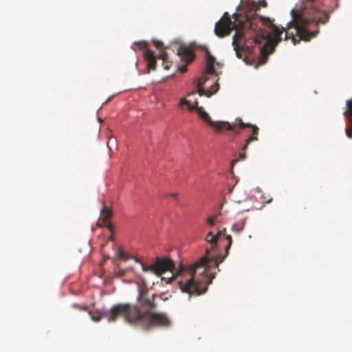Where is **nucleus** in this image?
I'll return each instance as SVG.
<instances>
[{
	"label": "nucleus",
	"mask_w": 352,
	"mask_h": 352,
	"mask_svg": "<svg viewBox=\"0 0 352 352\" xmlns=\"http://www.w3.org/2000/svg\"><path fill=\"white\" fill-rule=\"evenodd\" d=\"M138 45L140 49H145L144 58L147 62V73H149L151 70H155L156 67V58L154 56L153 52L151 50L147 49V43L144 41L136 42L134 43Z\"/></svg>",
	"instance_id": "nucleus-8"
},
{
	"label": "nucleus",
	"mask_w": 352,
	"mask_h": 352,
	"mask_svg": "<svg viewBox=\"0 0 352 352\" xmlns=\"http://www.w3.org/2000/svg\"><path fill=\"white\" fill-rule=\"evenodd\" d=\"M249 128L250 130L248 132L250 133V135L245 140V144L241 148L242 151L239 153V160H245L246 157V150L248 148V145L253 141L258 140V128L257 126L254 124H252L250 123H245L241 118L236 119V128L234 131L235 134H239V131L244 129Z\"/></svg>",
	"instance_id": "nucleus-4"
},
{
	"label": "nucleus",
	"mask_w": 352,
	"mask_h": 352,
	"mask_svg": "<svg viewBox=\"0 0 352 352\" xmlns=\"http://www.w3.org/2000/svg\"><path fill=\"white\" fill-rule=\"evenodd\" d=\"M158 58L162 59L163 60L162 65L164 66V69L168 70L170 67L169 64L166 62L167 59V54L165 51L161 52L158 55Z\"/></svg>",
	"instance_id": "nucleus-15"
},
{
	"label": "nucleus",
	"mask_w": 352,
	"mask_h": 352,
	"mask_svg": "<svg viewBox=\"0 0 352 352\" xmlns=\"http://www.w3.org/2000/svg\"><path fill=\"white\" fill-rule=\"evenodd\" d=\"M74 307H78V306L76 305H74Z\"/></svg>",
	"instance_id": "nucleus-25"
},
{
	"label": "nucleus",
	"mask_w": 352,
	"mask_h": 352,
	"mask_svg": "<svg viewBox=\"0 0 352 352\" xmlns=\"http://www.w3.org/2000/svg\"><path fill=\"white\" fill-rule=\"evenodd\" d=\"M216 219H217V216L208 217L207 219V223L210 226H213L215 224Z\"/></svg>",
	"instance_id": "nucleus-18"
},
{
	"label": "nucleus",
	"mask_w": 352,
	"mask_h": 352,
	"mask_svg": "<svg viewBox=\"0 0 352 352\" xmlns=\"http://www.w3.org/2000/svg\"><path fill=\"white\" fill-rule=\"evenodd\" d=\"M302 7L291 10L292 21L286 28H278L274 25L270 18L258 16L255 13L253 14H243L234 13L232 16V21L228 12H225L220 20L215 23L214 34L223 38L230 34L234 30L235 33L232 36V45L237 57H242V52L246 55H251L254 52V47L248 45L245 34L253 32L258 34L261 28L257 25V21H263L265 24H269L270 32L267 33V42L260 49L258 65L265 64L268 56L274 52L276 45L281 41L283 32L285 40L291 38L292 43L296 45L300 40L309 41L314 37L318 31L311 32L308 28L311 23L315 25L325 24L329 19L327 12L321 10L320 2L318 0H302Z\"/></svg>",
	"instance_id": "nucleus-1"
},
{
	"label": "nucleus",
	"mask_w": 352,
	"mask_h": 352,
	"mask_svg": "<svg viewBox=\"0 0 352 352\" xmlns=\"http://www.w3.org/2000/svg\"><path fill=\"white\" fill-rule=\"evenodd\" d=\"M198 100L196 98V91H192L187 94L186 98H182L179 101V106L187 105L189 111H193L198 105Z\"/></svg>",
	"instance_id": "nucleus-10"
},
{
	"label": "nucleus",
	"mask_w": 352,
	"mask_h": 352,
	"mask_svg": "<svg viewBox=\"0 0 352 352\" xmlns=\"http://www.w3.org/2000/svg\"><path fill=\"white\" fill-rule=\"evenodd\" d=\"M245 226V222L244 221H239L234 223L232 226V230L233 232H235L236 233L240 232Z\"/></svg>",
	"instance_id": "nucleus-16"
},
{
	"label": "nucleus",
	"mask_w": 352,
	"mask_h": 352,
	"mask_svg": "<svg viewBox=\"0 0 352 352\" xmlns=\"http://www.w3.org/2000/svg\"><path fill=\"white\" fill-rule=\"evenodd\" d=\"M207 78L206 76L195 79L197 83V90L195 91L196 94H198L200 96H205L209 98L218 91L219 84L217 81L214 85L211 87L212 90L206 91L204 88V84Z\"/></svg>",
	"instance_id": "nucleus-9"
},
{
	"label": "nucleus",
	"mask_w": 352,
	"mask_h": 352,
	"mask_svg": "<svg viewBox=\"0 0 352 352\" xmlns=\"http://www.w3.org/2000/svg\"><path fill=\"white\" fill-rule=\"evenodd\" d=\"M258 6L265 8L267 6V3L265 0H258Z\"/></svg>",
	"instance_id": "nucleus-20"
},
{
	"label": "nucleus",
	"mask_w": 352,
	"mask_h": 352,
	"mask_svg": "<svg viewBox=\"0 0 352 352\" xmlns=\"http://www.w3.org/2000/svg\"><path fill=\"white\" fill-rule=\"evenodd\" d=\"M89 315L94 322H99L102 318L110 322H115L118 317H122L125 322L145 330L157 327H168L170 320L164 313H153L151 311L141 312L139 307L129 303H118L109 311L106 309L90 311Z\"/></svg>",
	"instance_id": "nucleus-3"
},
{
	"label": "nucleus",
	"mask_w": 352,
	"mask_h": 352,
	"mask_svg": "<svg viewBox=\"0 0 352 352\" xmlns=\"http://www.w3.org/2000/svg\"><path fill=\"white\" fill-rule=\"evenodd\" d=\"M262 38H263V37H262V38H260V37H258V36H256V37H254V38L253 42H254V43H256V44H260V43H261V39H262Z\"/></svg>",
	"instance_id": "nucleus-21"
},
{
	"label": "nucleus",
	"mask_w": 352,
	"mask_h": 352,
	"mask_svg": "<svg viewBox=\"0 0 352 352\" xmlns=\"http://www.w3.org/2000/svg\"><path fill=\"white\" fill-rule=\"evenodd\" d=\"M167 197H173L174 199H177L178 197H179V195L177 193H175V192H173V193H170L167 195Z\"/></svg>",
	"instance_id": "nucleus-23"
},
{
	"label": "nucleus",
	"mask_w": 352,
	"mask_h": 352,
	"mask_svg": "<svg viewBox=\"0 0 352 352\" xmlns=\"http://www.w3.org/2000/svg\"><path fill=\"white\" fill-rule=\"evenodd\" d=\"M100 215L102 221L107 223L112 215L111 210L109 208L104 207L101 210Z\"/></svg>",
	"instance_id": "nucleus-14"
},
{
	"label": "nucleus",
	"mask_w": 352,
	"mask_h": 352,
	"mask_svg": "<svg viewBox=\"0 0 352 352\" xmlns=\"http://www.w3.org/2000/svg\"><path fill=\"white\" fill-rule=\"evenodd\" d=\"M226 229L219 231L217 234L209 232L206 240L211 243L210 250H206V256L201 257L189 267L181 266L179 273L182 278L178 283L182 292L189 295L199 296L206 292L208 286L212 283L216 272L209 277L208 271L212 267L217 268L226 256L232 244V236L226 234Z\"/></svg>",
	"instance_id": "nucleus-2"
},
{
	"label": "nucleus",
	"mask_w": 352,
	"mask_h": 352,
	"mask_svg": "<svg viewBox=\"0 0 352 352\" xmlns=\"http://www.w3.org/2000/svg\"><path fill=\"white\" fill-rule=\"evenodd\" d=\"M206 73L212 75H217L214 69V65L220 66V63L216 61L214 56L210 54L208 49H206Z\"/></svg>",
	"instance_id": "nucleus-11"
},
{
	"label": "nucleus",
	"mask_w": 352,
	"mask_h": 352,
	"mask_svg": "<svg viewBox=\"0 0 352 352\" xmlns=\"http://www.w3.org/2000/svg\"><path fill=\"white\" fill-rule=\"evenodd\" d=\"M177 55L179 56L181 60L186 63H190L194 59L192 52L186 47H180L177 50Z\"/></svg>",
	"instance_id": "nucleus-13"
},
{
	"label": "nucleus",
	"mask_w": 352,
	"mask_h": 352,
	"mask_svg": "<svg viewBox=\"0 0 352 352\" xmlns=\"http://www.w3.org/2000/svg\"><path fill=\"white\" fill-rule=\"evenodd\" d=\"M238 161V159H234L233 161H232V164L237 162Z\"/></svg>",
	"instance_id": "nucleus-24"
},
{
	"label": "nucleus",
	"mask_w": 352,
	"mask_h": 352,
	"mask_svg": "<svg viewBox=\"0 0 352 352\" xmlns=\"http://www.w3.org/2000/svg\"><path fill=\"white\" fill-rule=\"evenodd\" d=\"M179 70L182 72V73H184L187 71V67L186 65H182V66H180L179 67Z\"/></svg>",
	"instance_id": "nucleus-22"
},
{
	"label": "nucleus",
	"mask_w": 352,
	"mask_h": 352,
	"mask_svg": "<svg viewBox=\"0 0 352 352\" xmlns=\"http://www.w3.org/2000/svg\"><path fill=\"white\" fill-rule=\"evenodd\" d=\"M117 255H118V258L120 260H126V257L124 253L121 250H119L118 251Z\"/></svg>",
	"instance_id": "nucleus-19"
},
{
	"label": "nucleus",
	"mask_w": 352,
	"mask_h": 352,
	"mask_svg": "<svg viewBox=\"0 0 352 352\" xmlns=\"http://www.w3.org/2000/svg\"><path fill=\"white\" fill-rule=\"evenodd\" d=\"M155 298V294L148 296L146 289L139 287L137 301L140 303L141 307L148 308L150 310L155 309L156 308Z\"/></svg>",
	"instance_id": "nucleus-7"
},
{
	"label": "nucleus",
	"mask_w": 352,
	"mask_h": 352,
	"mask_svg": "<svg viewBox=\"0 0 352 352\" xmlns=\"http://www.w3.org/2000/svg\"><path fill=\"white\" fill-rule=\"evenodd\" d=\"M346 110L344 112V116L349 119L351 125L346 129L345 133L349 138H352V99L346 102Z\"/></svg>",
	"instance_id": "nucleus-12"
},
{
	"label": "nucleus",
	"mask_w": 352,
	"mask_h": 352,
	"mask_svg": "<svg viewBox=\"0 0 352 352\" xmlns=\"http://www.w3.org/2000/svg\"><path fill=\"white\" fill-rule=\"evenodd\" d=\"M144 272L150 271L157 276H161L166 271H170L173 274L175 271L174 262L169 258H157L155 261L149 266L142 265Z\"/></svg>",
	"instance_id": "nucleus-5"
},
{
	"label": "nucleus",
	"mask_w": 352,
	"mask_h": 352,
	"mask_svg": "<svg viewBox=\"0 0 352 352\" xmlns=\"http://www.w3.org/2000/svg\"><path fill=\"white\" fill-rule=\"evenodd\" d=\"M153 45L157 49L160 50V53L161 52H163L164 51V47H163V43L160 41H156V40H153Z\"/></svg>",
	"instance_id": "nucleus-17"
},
{
	"label": "nucleus",
	"mask_w": 352,
	"mask_h": 352,
	"mask_svg": "<svg viewBox=\"0 0 352 352\" xmlns=\"http://www.w3.org/2000/svg\"><path fill=\"white\" fill-rule=\"evenodd\" d=\"M200 118H201L206 124L213 128L217 132H220L223 129H228L232 131H236V121L233 123L228 122L212 121L209 115L204 110L202 107L198 106L195 109Z\"/></svg>",
	"instance_id": "nucleus-6"
}]
</instances>
